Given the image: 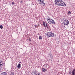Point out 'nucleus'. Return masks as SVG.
Listing matches in <instances>:
<instances>
[{"instance_id":"f257e3e1","label":"nucleus","mask_w":75,"mask_h":75,"mask_svg":"<svg viewBox=\"0 0 75 75\" xmlns=\"http://www.w3.org/2000/svg\"><path fill=\"white\" fill-rule=\"evenodd\" d=\"M55 5L58 6H66V4L62 0H55L54 1Z\"/></svg>"},{"instance_id":"f03ea898","label":"nucleus","mask_w":75,"mask_h":75,"mask_svg":"<svg viewBox=\"0 0 75 75\" xmlns=\"http://www.w3.org/2000/svg\"><path fill=\"white\" fill-rule=\"evenodd\" d=\"M47 21L49 23V24H55V22L54 21V20H52V19L49 18L48 19V20H47Z\"/></svg>"},{"instance_id":"7ed1b4c3","label":"nucleus","mask_w":75,"mask_h":75,"mask_svg":"<svg viewBox=\"0 0 75 75\" xmlns=\"http://www.w3.org/2000/svg\"><path fill=\"white\" fill-rule=\"evenodd\" d=\"M63 23L65 25H68L69 24V21L68 20H65L64 21Z\"/></svg>"},{"instance_id":"20e7f679","label":"nucleus","mask_w":75,"mask_h":75,"mask_svg":"<svg viewBox=\"0 0 75 75\" xmlns=\"http://www.w3.org/2000/svg\"><path fill=\"white\" fill-rule=\"evenodd\" d=\"M47 55H48V57H50V58H51V59H53V56L52 55V54H51V53H49Z\"/></svg>"},{"instance_id":"39448f33","label":"nucleus","mask_w":75,"mask_h":75,"mask_svg":"<svg viewBox=\"0 0 75 75\" xmlns=\"http://www.w3.org/2000/svg\"><path fill=\"white\" fill-rule=\"evenodd\" d=\"M51 33H50L49 32L47 33V36L48 37H51Z\"/></svg>"},{"instance_id":"423d86ee","label":"nucleus","mask_w":75,"mask_h":75,"mask_svg":"<svg viewBox=\"0 0 75 75\" xmlns=\"http://www.w3.org/2000/svg\"><path fill=\"white\" fill-rule=\"evenodd\" d=\"M39 2L40 4H42L43 3H44V1L43 0H40Z\"/></svg>"},{"instance_id":"0eeeda50","label":"nucleus","mask_w":75,"mask_h":75,"mask_svg":"<svg viewBox=\"0 0 75 75\" xmlns=\"http://www.w3.org/2000/svg\"><path fill=\"white\" fill-rule=\"evenodd\" d=\"M75 69H74L72 71V73L71 74L72 75H75Z\"/></svg>"},{"instance_id":"6e6552de","label":"nucleus","mask_w":75,"mask_h":75,"mask_svg":"<svg viewBox=\"0 0 75 75\" xmlns=\"http://www.w3.org/2000/svg\"><path fill=\"white\" fill-rule=\"evenodd\" d=\"M1 75H7V73L6 72H3L2 73H1Z\"/></svg>"},{"instance_id":"1a4fd4ad","label":"nucleus","mask_w":75,"mask_h":75,"mask_svg":"<svg viewBox=\"0 0 75 75\" xmlns=\"http://www.w3.org/2000/svg\"><path fill=\"white\" fill-rule=\"evenodd\" d=\"M43 68H46V69H47V65L46 64H44L43 66Z\"/></svg>"},{"instance_id":"9d476101","label":"nucleus","mask_w":75,"mask_h":75,"mask_svg":"<svg viewBox=\"0 0 75 75\" xmlns=\"http://www.w3.org/2000/svg\"><path fill=\"white\" fill-rule=\"evenodd\" d=\"M55 35L54 33H51V37H54Z\"/></svg>"},{"instance_id":"9b49d317","label":"nucleus","mask_w":75,"mask_h":75,"mask_svg":"<svg viewBox=\"0 0 75 75\" xmlns=\"http://www.w3.org/2000/svg\"><path fill=\"white\" fill-rule=\"evenodd\" d=\"M17 68H21V64H18Z\"/></svg>"},{"instance_id":"f8f14e48","label":"nucleus","mask_w":75,"mask_h":75,"mask_svg":"<svg viewBox=\"0 0 75 75\" xmlns=\"http://www.w3.org/2000/svg\"><path fill=\"white\" fill-rule=\"evenodd\" d=\"M43 25L45 27H46V25H45V22L44 21H43Z\"/></svg>"},{"instance_id":"ddd939ff","label":"nucleus","mask_w":75,"mask_h":75,"mask_svg":"<svg viewBox=\"0 0 75 75\" xmlns=\"http://www.w3.org/2000/svg\"><path fill=\"white\" fill-rule=\"evenodd\" d=\"M39 38L40 40H42V37L41 36H39Z\"/></svg>"},{"instance_id":"4468645a","label":"nucleus","mask_w":75,"mask_h":75,"mask_svg":"<svg viewBox=\"0 0 75 75\" xmlns=\"http://www.w3.org/2000/svg\"><path fill=\"white\" fill-rule=\"evenodd\" d=\"M42 72H45V68H42Z\"/></svg>"},{"instance_id":"2eb2a0df","label":"nucleus","mask_w":75,"mask_h":75,"mask_svg":"<svg viewBox=\"0 0 75 75\" xmlns=\"http://www.w3.org/2000/svg\"><path fill=\"white\" fill-rule=\"evenodd\" d=\"M0 28L1 29H3V25H1L0 26Z\"/></svg>"},{"instance_id":"dca6fc26","label":"nucleus","mask_w":75,"mask_h":75,"mask_svg":"<svg viewBox=\"0 0 75 75\" xmlns=\"http://www.w3.org/2000/svg\"><path fill=\"white\" fill-rule=\"evenodd\" d=\"M3 64V63H2V62H0V67H1L2 65V64Z\"/></svg>"},{"instance_id":"f3484780","label":"nucleus","mask_w":75,"mask_h":75,"mask_svg":"<svg viewBox=\"0 0 75 75\" xmlns=\"http://www.w3.org/2000/svg\"><path fill=\"white\" fill-rule=\"evenodd\" d=\"M14 75V73L13 72H12L10 75Z\"/></svg>"},{"instance_id":"a211bd4d","label":"nucleus","mask_w":75,"mask_h":75,"mask_svg":"<svg viewBox=\"0 0 75 75\" xmlns=\"http://www.w3.org/2000/svg\"><path fill=\"white\" fill-rule=\"evenodd\" d=\"M71 14V12L70 11H69L68 12V14Z\"/></svg>"},{"instance_id":"6ab92c4d","label":"nucleus","mask_w":75,"mask_h":75,"mask_svg":"<svg viewBox=\"0 0 75 75\" xmlns=\"http://www.w3.org/2000/svg\"><path fill=\"white\" fill-rule=\"evenodd\" d=\"M46 27H47V28H48V25L47 24V23H46Z\"/></svg>"},{"instance_id":"aec40b11","label":"nucleus","mask_w":75,"mask_h":75,"mask_svg":"<svg viewBox=\"0 0 75 75\" xmlns=\"http://www.w3.org/2000/svg\"><path fill=\"white\" fill-rule=\"evenodd\" d=\"M42 5L43 6H45V3H42Z\"/></svg>"},{"instance_id":"412c9836","label":"nucleus","mask_w":75,"mask_h":75,"mask_svg":"<svg viewBox=\"0 0 75 75\" xmlns=\"http://www.w3.org/2000/svg\"><path fill=\"white\" fill-rule=\"evenodd\" d=\"M71 74H72V72H71V71H70L69 72V74H71Z\"/></svg>"},{"instance_id":"4be33fe9","label":"nucleus","mask_w":75,"mask_h":75,"mask_svg":"<svg viewBox=\"0 0 75 75\" xmlns=\"http://www.w3.org/2000/svg\"><path fill=\"white\" fill-rule=\"evenodd\" d=\"M38 75H41V74H40V73H38Z\"/></svg>"},{"instance_id":"5701e85b","label":"nucleus","mask_w":75,"mask_h":75,"mask_svg":"<svg viewBox=\"0 0 75 75\" xmlns=\"http://www.w3.org/2000/svg\"><path fill=\"white\" fill-rule=\"evenodd\" d=\"M29 41H30V42L31 41V39H30V38H29Z\"/></svg>"},{"instance_id":"b1692460","label":"nucleus","mask_w":75,"mask_h":75,"mask_svg":"<svg viewBox=\"0 0 75 75\" xmlns=\"http://www.w3.org/2000/svg\"><path fill=\"white\" fill-rule=\"evenodd\" d=\"M49 61H52V59H49Z\"/></svg>"},{"instance_id":"393cba45","label":"nucleus","mask_w":75,"mask_h":75,"mask_svg":"<svg viewBox=\"0 0 75 75\" xmlns=\"http://www.w3.org/2000/svg\"><path fill=\"white\" fill-rule=\"evenodd\" d=\"M47 69H45V71H47Z\"/></svg>"},{"instance_id":"a878e982","label":"nucleus","mask_w":75,"mask_h":75,"mask_svg":"<svg viewBox=\"0 0 75 75\" xmlns=\"http://www.w3.org/2000/svg\"><path fill=\"white\" fill-rule=\"evenodd\" d=\"M12 4H14V2H12Z\"/></svg>"},{"instance_id":"bb28decb","label":"nucleus","mask_w":75,"mask_h":75,"mask_svg":"<svg viewBox=\"0 0 75 75\" xmlns=\"http://www.w3.org/2000/svg\"><path fill=\"white\" fill-rule=\"evenodd\" d=\"M23 2V1H21V2H20L21 3H22Z\"/></svg>"},{"instance_id":"cd10ccee","label":"nucleus","mask_w":75,"mask_h":75,"mask_svg":"<svg viewBox=\"0 0 75 75\" xmlns=\"http://www.w3.org/2000/svg\"><path fill=\"white\" fill-rule=\"evenodd\" d=\"M34 26H35V27H37V25H34Z\"/></svg>"},{"instance_id":"c85d7f7f","label":"nucleus","mask_w":75,"mask_h":75,"mask_svg":"<svg viewBox=\"0 0 75 75\" xmlns=\"http://www.w3.org/2000/svg\"><path fill=\"white\" fill-rule=\"evenodd\" d=\"M35 75H37V74H36Z\"/></svg>"},{"instance_id":"c756f323","label":"nucleus","mask_w":75,"mask_h":75,"mask_svg":"<svg viewBox=\"0 0 75 75\" xmlns=\"http://www.w3.org/2000/svg\"><path fill=\"white\" fill-rule=\"evenodd\" d=\"M74 50H75V49H74Z\"/></svg>"},{"instance_id":"7c9ffc66","label":"nucleus","mask_w":75,"mask_h":75,"mask_svg":"<svg viewBox=\"0 0 75 75\" xmlns=\"http://www.w3.org/2000/svg\"><path fill=\"white\" fill-rule=\"evenodd\" d=\"M20 63H21V62H20Z\"/></svg>"}]
</instances>
